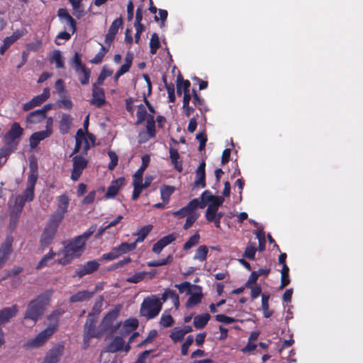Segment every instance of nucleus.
I'll list each match as a JSON object with an SVG mask.
<instances>
[{
  "instance_id": "f257e3e1",
  "label": "nucleus",
  "mask_w": 363,
  "mask_h": 363,
  "mask_svg": "<svg viewBox=\"0 0 363 363\" xmlns=\"http://www.w3.org/2000/svg\"><path fill=\"white\" fill-rule=\"evenodd\" d=\"M52 295V291L48 290L28 303L23 319V325L31 328L35 325L49 306Z\"/></svg>"
},
{
  "instance_id": "f03ea898",
  "label": "nucleus",
  "mask_w": 363,
  "mask_h": 363,
  "mask_svg": "<svg viewBox=\"0 0 363 363\" xmlns=\"http://www.w3.org/2000/svg\"><path fill=\"white\" fill-rule=\"evenodd\" d=\"M63 311L56 310L51 313L48 317V323L46 328L39 333L35 337L28 340L25 344L27 349H35L43 346L48 340L57 331L59 319Z\"/></svg>"
},
{
  "instance_id": "7ed1b4c3",
  "label": "nucleus",
  "mask_w": 363,
  "mask_h": 363,
  "mask_svg": "<svg viewBox=\"0 0 363 363\" xmlns=\"http://www.w3.org/2000/svg\"><path fill=\"white\" fill-rule=\"evenodd\" d=\"M279 341L275 342L276 349L282 358L287 359L291 351L290 347L294 344L293 334L290 333L286 321L280 323L279 330L277 332Z\"/></svg>"
},
{
  "instance_id": "20e7f679",
  "label": "nucleus",
  "mask_w": 363,
  "mask_h": 363,
  "mask_svg": "<svg viewBox=\"0 0 363 363\" xmlns=\"http://www.w3.org/2000/svg\"><path fill=\"white\" fill-rule=\"evenodd\" d=\"M85 245L76 238L73 241L68 244L63 250L59 252V256L62 255L58 259V263L60 264H67L71 262L74 258L80 256L84 250Z\"/></svg>"
},
{
  "instance_id": "39448f33",
  "label": "nucleus",
  "mask_w": 363,
  "mask_h": 363,
  "mask_svg": "<svg viewBox=\"0 0 363 363\" xmlns=\"http://www.w3.org/2000/svg\"><path fill=\"white\" fill-rule=\"evenodd\" d=\"M162 309V303L155 296L148 297L144 299L140 307V314L147 318H152L157 316Z\"/></svg>"
},
{
  "instance_id": "423d86ee",
  "label": "nucleus",
  "mask_w": 363,
  "mask_h": 363,
  "mask_svg": "<svg viewBox=\"0 0 363 363\" xmlns=\"http://www.w3.org/2000/svg\"><path fill=\"white\" fill-rule=\"evenodd\" d=\"M60 223L50 218L48 219L46 225L40 236V243L43 248L47 247L54 240Z\"/></svg>"
},
{
  "instance_id": "0eeeda50",
  "label": "nucleus",
  "mask_w": 363,
  "mask_h": 363,
  "mask_svg": "<svg viewBox=\"0 0 363 363\" xmlns=\"http://www.w3.org/2000/svg\"><path fill=\"white\" fill-rule=\"evenodd\" d=\"M120 310L121 306H118L113 310L109 311L103 318L101 324L99 325L101 333L107 331L113 333L120 326L119 324L114 325V321L116 320Z\"/></svg>"
},
{
  "instance_id": "6e6552de",
  "label": "nucleus",
  "mask_w": 363,
  "mask_h": 363,
  "mask_svg": "<svg viewBox=\"0 0 363 363\" xmlns=\"http://www.w3.org/2000/svg\"><path fill=\"white\" fill-rule=\"evenodd\" d=\"M57 208L49 218L61 223L65 213L67 212L69 199L66 194L60 195L57 198Z\"/></svg>"
},
{
  "instance_id": "1a4fd4ad",
  "label": "nucleus",
  "mask_w": 363,
  "mask_h": 363,
  "mask_svg": "<svg viewBox=\"0 0 363 363\" xmlns=\"http://www.w3.org/2000/svg\"><path fill=\"white\" fill-rule=\"evenodd\" d=\"M24 201L22 196H18L11 200L10 206V226L15 227L18 218L24 206Z\"/></svg>"
},
{
  "instance_id": "9d476101",
  "label": "nucleus",
  "mask_w": 363,
  "mask_h": 363,
  "mask_svg": "<svg viewBox=\"0 0 363 363\" xmlns=\"http://www.w3.org/2000/svg\"><path fill=\"white\" fill-rule=\"evenodd\" d=\"M74 68L79 74V81L82 84H87L90 77V70L84 67L82 63L81 55L76 52L72 58Z\"/></svg>"
},
{
  "instance_id": "9b49d317",
  "label": "nucleus",
  "mask_w": 363,
  "mask_h": 363,
  "mask_svg": "<svg viewBox=\"0 0 363 363\" xmlns=\"http://www.w3.org/2000/svg\"><path fill=\"white\" fill-rule=\"evenodd\" d=\"M97 317L93 314H89L84 325V336L85 339H90L94 337H99L101 335V330L96 329V323Z\"/></svg>"
},
{
  "instance_id": "f8f14e48",
  "label": "nucleus",
  "mask_w": 363,
  "mask_h": 363,
  "mask_svg": "<svg viewBox=\"0 0 363 363\" xmlns=\"http://www.w3.org/2000/svg\"><path fill=\"white\" fill-rule=\"evenodd\" d=\"M73 165L71 179L77 181L80 177L83 170L86 167L88 161L82 155H76L72 158Z\"/></svg>"
},
{
  "instance_id": "ddd939ff",
  "label": "nucleus",
  "mask_w": 363,
  "mask_h": 363,
  "mask_svg": "<svg viewBox=\"0 0 363 363\" xmlns=\"http://www.w3.org/2000/svg\"><path fill=\"white\" fill-rule=\"evenodd\" d=\"M50 97V89L48 88H45L43 90V92L38 96H35L30 100V101L26 103L23 105V110L27 111L35 106H38L42 104L44 101H45Z\"/></svg>"
},
{
  "instance_id": "4468645a",
  "label": "nucleus",
  "mask_w": 363,
  "mask_h": 363,
  "mask_svg": "<svg viewBox=\"0 0 363 363\" xmlns=\"http://www.w3.org/2000/svg\"><path fill=\"white\" fill-rule=\"evenodd\" d=\"M76 145L73 153L79 152L81 150L86 154L90 146L84 133L82 129H79L76 134Z\"/></svg>"
},
{
  "instance_id": "2eb2a0df",
  "label": "nucleus",
  "mask_w": 363,
  "mask_h": 363,
  "mask_svg": "<svg viewBox=\"0 0 363 363\" xmlns=\"http://www.w3.org/2000/svg\"><path fill=\"white\" fill-rule=\"evenodd\" d=\"M37 181V176L34 174L29 175L27 181V186L23 192V195H20L23 197L24 203L26 201H30L34 197V187Z\"/></svg>"
},
{
  "instance_id": "dca6fc26",
  "label": "nucleus",
  "mask_w": 363,
  "mask_h": 363,
  "mask_svg": "<svg viewBox=\"0 0 363 363\" xmlns=\"http://www.w3.org/2000/svg\"><path fill=\"white\" fill-rule=\"evenodd\" d=\"M63 352L64 346L59 344L48 352L43 362L45 363H57Z\"/></svg>"
},
{
  "instance_id": "f3484780",
  "label": "nucleus",
  "mask_w": 363,
  "mask_h": 363,
  "mask_svg": "<svg viewBox=\"0 0 363 363\" xmlns=\"http://www.w3.org/2000/svg\"><path fill=\"white\" fill-rule=\"evenodd\" d=\"M91 104L97 107H101L105 104L104 91L102 88L99 87L96 84H93Z\"/></svg>"
},
{
  "instance_id": "a211bd4d",
  "label": "nucleus",
  "mask_w": 363,
  "mask_h": 363,
  "mask_svg": "<svg viewBox=\"0 0 363 363\" xmlns=\"http://www.w3.org/2000/svg\"><path fill=\"white\" fill-rule=\"evenodd\" d=\"M188 294L190 295V298L186 303V308H190L201 301L202 292L200 286H193L192 289L189 291Z\"/></svg>"
},
{
  "instance_id": "6ab92c4d",
  "label": "nucleus",
  "mask_w": 363,
  "mask_h": 363,
  "mask_svg": "<svg viewBox=\"0 0 363 363\" xmlns=\"http://www.w3.org/2000/svg\"><path fill=\"white\" fill-rule=\"evenodd\" d=\"M23 132V129L20 126V125L18 123H14L12 124L8 133L5 135L4 138L6 142L10 143L16 139L19 138L22 135Z\"/></svg>"
},
{
  "instance_id": "aec40b11",
  "label": "nucleus",
  "mask_w": 363,
  "mask_h": 363,
  "mask_svg": "<svg viewBox=\"0 0 363 363\" xmlns=\"http://www.w3.org/2000/svg\"><path fill=\"white\" fill-rule=\"evenodd\" d=\"M123 20L121 18H116L111 25L105 37V43L110 45L113 40L119 28L122 26Z\"/></svg>"
},
{
  "instance_id": "412c9836",
  "label": "nucleus",
  "mask_w": 363,
  "mask_h": 363,
  "mask_svg": "<svg viewBox=\"0 0 363 363\" xmlns=\"http://www.w3.org/2000/svg\"><path fill=\"white\" fill-rule=\"evenodd\" d=\"M13 239L8 237L0 247V267L4 264L11 252Z\"/></svg>"
},
{
  "instance_id": "4be33fe9",
  "label": "nucleus",
  "mask_w": 363,
  "mask_h": 363,
  "mask_svg": "<svg viewBox=\"0 0 363 363\" xmlns=\"http://www.w3.org/2000/svg\"><path fill=\"white\" fill-rule=\"evenodd\" d=\"M99 266V264L96 261H95V260L89 261V262H87L86 264H84L82 267L79 268L77 270L76 273H77V276L79 278H81L86 274H89L95 272L98 269Z\"/></svg>"
},
{
  "instance_id": "5701e85b",
  "label": "nucleus",
  "mask_w": 363,
  "mask_h": 363,
  "mask_svg": "<svg viewBox=\"0 0 363 363\" xmlns=\"http://www.w3.org/2000/svg\"><path fill=\"white\" fill-rule=\"evenodd\" d=\"M18 312L16 306L8 307L0 311V325L7 323L13 317L16 316Z\"/></svg>"
},
{
  "instance_id": "b1692460",
  "label": "nucleus",
  "mask_w": 363,
  "mask_h": 363,
  "mask_svg": "<svg viewBox=\"0 0 363 363\" xmlns=\"http://www.w3.org/2000/svg\"><path fill=\"white\" fill-rule=\"evenodd\" d=\"M125 179L123 177L113 181L108 186L105 196L106 198H113L118 192L119 189L124 184Z\"/></svg>"
},
{
  "instance_id": "393cba45",
  "label": "nucleus",
  "mask_w": 363,
  "mask_h": 363,
  "mask_svg": "<svg viewBox=\"0 0 363 363\" xmlns=\"http://www.w3.org/2000/svg\"><path fill=\"white\" fill-rule=\"evenodd\" d=\"M205 167L206 163L204 161L201 162L198 167L196 174V179L194 182V184L196 186H201L202 188H204L206 186V172H205Z\"/></svg>"
},
{
  "instance_id": "a878e982",
  "label": "nucleus",
  "mask_w": 363,
  "mask_h": 363,
  "mask_svg": "<svg viewBox=\"0 0 363 363\" xmlns=\"http://www.w3.org/2000/svg\"><path fill=\"white\" fill-rule=\"evenodd\" d=\"M205 207V203H200L199 199H194L191 200L186 206L183 207L186 213V216L190 215H199L196 212L199 208H203Z\"/></svg>"
},
{
  "instance_id": "bb28decb",
  "label": "nucleus",
  "mask_w": 363,
  "mask_h": 363,
  "mask_svg": "<svg viewBox=\"0 0 363 363\" xmlns=\"http://www.w3.org/2000/svg\"><path fill=\"white\" fill-rule=\"evenodd\" d=\"M51 134V130L47 129L46 130H43L40 132H36L33 133L30 138V145L32 148H35L40 141L44 140L45 138L50 136Z\"/></svg>"
},
{
  "instance_id": "cd10ccee",
  "label": "nucleus",
  "mask_w": 363,
  "mask_h": 363,
  "mask_svg": "<svg viewBox=\"0 0 363 363\" xmlns=\"http://www.w3.org/2000/svg\"><path fill=\"white\" fill-rule=\"evenodd\" d=\"M57 16L60 18L64 19L66 21L67 23L70 26L72 33H74L76 31V21L69 14L66 9H60L57 11Z\"/></svg>"
},
{
  "instance_id": "c85d7f7f",
  "label": "nucleus",
  "mask_w": 363,
  "mask_h": 363,
  "mask_svg": "<svg viewBox=\"0 0 363 363\" xmlns=\"http://www.w3.org/2000/svg\"><path fill=\"white\" fill-rule=\"evenodd\" d=\"M73 118L72 116L67 113H63L61 116L60 121V131L62 134L68 133Z\"/></svg>"
},
{
  "instance_id": "c756f323",
  "label": "nucleus",
  "mask_w": 363,
  "mask_h": 363,
  "mask_svg": "<svg viewBox=\"0 0 363 363\" xmlns=\"http://www.w3.org/2000/svg\"><path fill=\"white\" fill-rule=\"evenodd\" d=\"M150 160V157L147 155H144L142 157V165L138 169V171L134 174V175H133L134 181H138V182L143 181V172L145 170V169L147 167Z\"/></svg>"
},
{
  "instance_id": "7c9ffc66",
  "label": "nucleus",
  "mask_w": 363,
  "mask_h": 363,
  "mask_svg": "<svg viewBox=\"0 0 363 363\" xmlns=\"http://www.w3.org/2000/svg\"><path fill=\"white\" fill-rule=\"evenodd\" d=\"M95 291L90 292L87 290L77 292L76 294L72 296L69 298L71 302H79V301H84L90 299L92 296L94 294Z\"/></svg>"
},
{
  "instance_id": "2f4dec72",
  "label": "nucleus",
  "mask_w": 363,
  "mask_h": 363,
  "mask_svg": "<svg viewBox=\"0 0 363 363\" xmlns=\"http://www.w3.org/2000/svg\"><path fill=\"white\" fill-rule=\"evenodd\" d=\"M124 340L122 337H116L108 345L107 350L110 352H116L121 350L124 347Z\"/></svg>"
},
{
  "instance_id": "473e14b6",
  "label": "nucleus",
  "mask_w": 363,
  "mask_h": 363,
  "mask_svg": "<svg viewBox=\"0 0 363 363\" xmlns=\"http://www.w3.org/2000/svg\"><path fill=\"white\" fill-rule=\"evenodd\" d=\"M45 118L43 112L38 109L29 113L26 118V121L29 123H38Z\"/></svg>"
},
{
  "instance_id": "72a5a7b5",
  "label": "nucleus",
  "mask_w": 363,
  "mask_h": 363,
  "mask_svg": "<svg viewBox=\"0 0 363 363\" xmlns=\"http://www.w3.org/2000/svg\"><path fill=\"white\" fill-rule=\"evenodd\" d=\"M211 316L208 313L196 315L194 318V325L197 329H202L207 324Z\"/></svg>"
},
{
  "instance_id": "f704fd0d",
  "label": "nucleus",
  "mask_w": 363,
  "mask_h": 363,
  "mask_svg": "<svg viewBox=\"0 0 363 363\" xmlns=\"http://www.w3.org/2000/svg\"><path fill=\"white\" fill-rule=\"evenodd\" d=\"M169 156L172 160V163L173 164L174 168L179 171H182V165L181 162L179 161V155L178 151L172 147L169 148Z\"/></svg>"
},
{
  "instance_id": "c9c22d12",
  "label": "nucleus",
  "mask_w": 363,
  "mask_h": 363,
  "mask_svg": "<svg viewBox=\"0 0 363 363\" xmlns=\"http://www.w3.org/2000/svg\"><path fill=\"white\" fill-rule=\"evenodd\" d=\"M136 247V242L133 243H127V242H123L119 246L116 247L115 249L117 250L118 255H121L123 254H125L128 252H130L131 250H133Z\"/></svg>"
},
{
  "instance_id": "e433bc0d",
  "label": "nucleus",
  "mask_w": 363,
  "mask_h": 363,
  "mask_svg": "<svg viewBox=\"0 0 363 363\" xmlns=\"http://www.w3.org/2000/svg\"><path fill=\"white\" fill-rule=\"evenodd\" d=\"M208 252V250L206 245H201L196 249L194 259L203 262L206 259Z\"/></svg>"
},
{
  "instance_id": "4c0bfd02",
  "label": "nucleus",
  "mask_w": 363,
  "mask_h": 363,
  "mask_svg": "<svg viewBox=\"0 0 363 363\" xmlns=\"http://www.w3.org/2000/svg\"><path fill=\"white\" fill-rule=\"evenodd\" d=\"M190 85H191V84H190L189 81L183 80V79H180L179 78H178L177 79V94L182 95V92H184V94L186 91L188 92L189 90Z\"/></svg>"
},
{
  "instance_id": "58836bf2",
  "label": "nucleus",
  "mask_w": 363,
  "mask_h": 363,
  "mask_svg": "<svg viewBox=\"0 0 363 363\" xmlns=\"http://www.w3.org/2000/svg\"><path fill=\"white\" fill-rule=\"evenodd\" d=\"M147 133L150 138H154L155 136V123L154 116L152 115H149L147 118Z\"/></svg>"
},
{
  "instance_id": "ea45409f",
  "label": "nucleus",
  "mask_w": 363,
  "mask_h": 363,
  "mask_svg": "<svg viewBox=\"0 0 363 363\" xmlns=\"http://www.w3.org/2000/svg\"><path fill=\"white\" fill-rule=\"evenodd\" d=\"M160 46L159 36L157 33H153L151 36L150 41V53L155 54L157 49Z\"/></svg>"
},
{
  "instance_id": "a19ab883",
  "label": "nucleus",
  "mask_w": 363,
  "mask_h": 363,
  "mask_svg": "<svg viewBox=\"0 0 363 363\" xmlns=\"http://www.w3.org/2000/svg\"><path fill=\"white\" fill-rule=\"evenodd\" d=\"M138 326V321L136 319H128L125 320L123 325L125 333H130Z\"/></svg>"
},
{
  "instance_id": "79ce46f5",
  "label": "nucleus",
  "mask_w": 363,
  "mask_h": 363,
  "mask_svg": "<svg viewBox=\"0 0 363 363\" xmlns=\"http://www.w3.org/2000/svg\"><path fill=\"white\" fill-rule=\"evenodd\" d=\"M148 116L149 115H147L145 106L143 105L139 106L136 113V124L142 123L145 119L147 118Z\"/></svg>"
},
{
  "instance_id": "37998d69",
  "label": "nucleus",
  "mask_w": 363,
  "mask_h": 363,
  "mask_svg": "<svg viewBox=\"0 0 363 363\" xmlns=\"http://www.w3.org/2000/svg\"><path fill=\"white\" fill-rule=\"evenodd\" d=\"M173 261V257L171 255H168L166 259H160V260H154L147 262V266L149 267H160L172 263Z\"/></svg>"
},
{
  "instance_id": "c03bdc74",
  "label": "nucleus",
  "mask_w": 363,
  "mask_h": 363,
  "mask_svg": "<svg viewBox=\"0 0 363 363\" xmlns=\"http://www.w3.org/2000/svg\"><path fill=\"white\" fill-rule=\"evenodd\" d=\"M174 191V188L171 186H164L160 190L161 192V198L163 201L168 202L170 196Z\"/></svg>"
},
{
  "instance_id": "a18cd8bd",
  "label": "nucleus",
  "mask_w": 363,
  "mask_h": 363,
  "mask_svg": "<svg viewBox=\"0 0 363 363\" xmlns=\"http://www.w3.org/2000/svg\"><path fill=\"white\" fill-rule=\"evenodd\" d=\"M52 61L56 63V67L62 68L64 67V60L60 50H55L52 54Z\"/></svg>"
},
{
  "instance_id": "49530a36",
  "label": "nucleus",
  "mask_w": 363,
  "mask_h": 363,
  "mask_svg": "<svg viewBox=\"0 0 363 363\" xmlns=\"http://www.w3.org/2000/svg\"><path fill=\"white\" fill-rule=\"evenodd\" d=\"M199 238L200 236L198 233L194 234L185 242L183 249L184 250H189L199 242Z\"/></svg>"
},
{
  "instance_id": "de8ad7c7",
  "label": "nucleus",
  "mask_w": 363,
  "mask_h": 363,
  "mask_svg": "<svg viewBox=\"0 0 363 363\" xmlns=\"http://www.w3.org/2000/svg\"><path fill=\"white\" fill-rule=\"evenodd\" d=\"M112 74L113 71L111 69H108L106 67H104L95 84L98 86L101 85L104 79L106 77L111 76Z\"/></svg>"
},
{
  "instance_id": "09e8293b",
  "label": "nucleus",
  "mask_w": 363,
  "mask_h": 363,
  "mask_svg": "<svg viewBox=\"0 0 363 363\" xmlns=\"http://www.w3.org/2000/svg\"><path fill=\"white\" fill-rule=\"evenodd\" d=\"M152 228V226L150 225H146V226H144L143 228H142L138 233V238L136 239L135 242H143L144 240V239L145 238V237L151 231Z\"/></svg>"
},
{
  "instance_id": "8fccbe9b",
  "label": "nucleus",
  "mask_w": 363,
  "mask_h": 363,
  "mask_svg": "<svg viewBox=\"0 0 363 363\" xmlns=\"http://www.w3.org/2000/svg\"><path fill=\"white\" fill-rule=\"evenodd\" d=\"M55 254L50 250L48 254L45 255L38 262L37 268L40 269L48 264V263L54 258Z\"/></svg>"
},
{
  "instance_id": "3c124183",
  "label": "nucleus",
  "mask_w": 363,
  "mask_h": 363,
  "mask_svg": "<svg viewBox=\"0 0 363 363\" xmlns=\"http://www.w3.org/2000/svg\"><path fill=\"white\" fill-rule=\"evenodd\" d=\"M174 323L172 317L167 313L164 312L160 318V324L165 328L171 326Z\"/></svg>"
},
{
  "instance_id": "603ef678",
  "label": "nucleus",
  "mask_w": 363,
  "mask_h": 363,
  "mask_svg": "<svg viewBox=\"0 0 363 363\" xmlns=\"http://www.w3.org/2000/svg\"><path fill=\"white\" fill-rule=\"evenodd\" d=\"M218 208H215L214 206H211V205H208L206 211V218L208 221L212 222L216 218Z\"/></svg>"
},
{
  "instance_id": "864d4df0",
  "label": "nucleus",
  "mask_w": 363,
  "mask_h": 363,
  "mask_svg": "<svg viewBox=\"0 0 363 363\" xmlns=\"http://www.w3.org/2000/svg\"><path fill=\"white\" fill-rule=\"evenodd\" d=\"M96 225H93L85 233L77 238L85 245L87 239L96 231Z\"/></svg>"
},
{
  "instance_id": "5fc2aeb1",
  "label": "nucleus",
  "mask_w": 363,
  "mask_h": 363,
  "mask_svg": "<svg viewBox=\"0 0 363 363\" xmlns=\"http://www.w3.org/2000/svg\"><path fill=\"white\" fill-rule=\"evenodd\" d=\"M256 252L255 244L249 243L245 250L244 256L248 259H254Z\"/></svg>"
},
{
  "instance_id": "6e6d98bb",
  "label": "nucleus",
  "mask_w": 363,
  "mask_h": 363,
  "mask_svg": "<svg viewBox=\"0 0 363 363\" xmlns=\"http://www.w3.org/2000/svg\"><path fill=\"white\" fill-rule=\"evenodd\" d=\"M194 342V337L192 335H189L185 340L184 342L182 345V354L184 356H186L188 354L189 347Z\"/></svg>"
},
{
  "instance_id": "4d7b16f0",
  "label": "nucleus",
  "mask_w": 363,
  "mask_h": 363,
  "mask_svg": "<svg viewBox=\"0 0 363 363\" xmlns=\"http://www.w3.org/2000/svg\"><path fill=\"white\" fill-rule=\"evenodd\" d=\"M133 185L134 187L132 199L135 201L141 194L143 188L141 186V182L134 181L133 182Z\"/></svg>"
},
{
  "instance_id": "13d9d810",
  "label": "nucleus",
  "mask_w": 363,
  "mask_h": 363,
  "mask_svg": "<svg viewBox=\"0 0 363 363\" xmlns=\"http://www.w3.org/2000/svg\"><path fill=\"white\" fill-rule=\"evenodd\" d=\"M184 335L182 332L179 328H174L170 334V337L174 342H177L183 339Z\"/></svg>"
},
{
  "instance_id": "bf43d9fd",
  "label": "nucleus",
  "mask_w": 363,
  "mask_h": 363,
  "mask_svg": "<svg viewBox=\"0 0 363 363\" xmlns=\"http://www.w3.org/2000/svg\"><path fill=\"white\" fill-rule=\"evenodd\" d=\"M107 50L105 49V48L101 45V50L96 55V56L90 60L91 63L93 64H99L102 61V59L104 58L105 54L106 53Z\"/></svg>"
},
{
  "instance_id": "052dcab7",
  "label": "nucleus",
  "mask_w": 363,
  "mask_h": 363,
  "mask_svg": "<svg viewBox=\"0 0 363 363\" xmlns=\"http://www.w3.org/2000/svg\"><path fill=\"white\" fill-rule=\"evenodd\" d=\"M82 0H69L74 11H75L77 13H79V16H78L79 18L80 17V16L82 15V11H83L82 9Z\"/></svg>"
},
{
  "instance_id": "680f3d73",
  "label": "nucleus",
  "mask_w": 363,
  "mask_h": 363,
  "mask_svg": "<svg viewBox=\"0 0 363 363\" xmlns=\"http://www.w3.org/2000/svg\"><path fill=\"white\" fill-rule=\"evenodd\" d=\"M256 236L259 240V248L260 251H262L264 249L265 245V235L264 233L262 230L256 231Z\"/></svg>"
},
{
  "instance_id": "e2e57ef3",
  "label": "nucleus",
  "mask_w": 363,
  "mask_h": 363,
  "mask_svg": "<svg viewBox=\"0 0 363 363\" xmlns=\"http://www.w3.org/2000/svg\"><path fill=\"white\" fill-rule=\"evenodd\" d=\"M108 154L111 159V162L108 164V169L112 170L118 164V156L113 151H109Z\"/></svg>"
},
{
  "instance_id": "0e129e2a",
  "label": "nucleus",
  "mask_w": 363,
  "mask_h": 363,
  "mask_svg": "<svg viewBox=\"0 0 363 363\" xmlns=\"http://www.w3.org/2000/svg\"><path fill=\"white\" fill-rule=\"evenodd\" d=\"M117 250L113 247L108 253L104 254L101 257V259L104 260H113L119 257Z\"/></svg>"
},
{
  "instance_id": "69168bd1",
  "label": "nucleus",
  "mask_w": 363,
  "mask_h": 363,
  "mask_svg": "<svg viewBox=\"0 0 363 363\" xmlns=\"http://www.w3.org/2000/svg\"><path fill=\"white\" fill-rule=\"evenodd\" d=\"M216 320L218 322L224 323L225 324H230V323H233L235 322L234 318H233L231 317L226 316L223 314L216 315Z\"/></svg>"
},
{
  "instance_id": "338daca9",
  "label": "nucleus",
  "mask_w": 363,
  "mask_h": 363,
  "mask_svg": "<svg viewBox=\"0 0 363 363\" xmlns=\"http://www.w3.org/2000/svg\"><path fill=\"white\" fill-rule=\"evenodd\" d=\"M214 196H215L212 195L209 191H205L201 194V201H200V203H205V206H206L207 203H208V202L211 203V201H213Z\"/></svg>"
},
{
  "instance_id": "774afa93",
  "label": "nucleus",
  "mask_w": 363,
  "mask_h": 363,
  "mask_svg": "<svg viewBox=\"0 0 363 363\" xmlns=\"http://www.w3.org/2000/svg\"><path fill=\"white\" fill-rule=\"evenodd\" d=\"M199 215H190L186 216V223L184 225V228L185 230L189 229L193 223L198 219Z\"/></svg>"
}]
</instances>
